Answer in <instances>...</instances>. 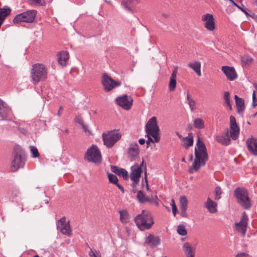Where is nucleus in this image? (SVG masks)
<instances>
[{
    "label": "nucleus",
    "instance_id": "obj_1",
    "mask_svg": "<svg viewBox=\"0 0 257 257\" xmlns=\"http://www.w3.org/2000/svg\"><path fill=\"white\" fill-rule=\"evenodd\" d=\"M195 160L193 164L189 168V172L193 174L197 172L201 166H204L208 160V154L206 146L201 139L198 137L195 148Z\"/></svg>",
    "mask_w": 257,
    "mask_h": 257
},
{
    "label": "nucleus",
    "instance_id": "obj_2",
    "mask_svg": "<svg viewBox=\"0 0 257 257\" xmlns=\"http://www.w3.org/2000/svg\"><path fill=\"white\" fill-rule=\"evenodd\" d=\"M48 74V69L46 65L40 63L32 65L30 71V77L34 85L37 84L40 81L46 80Z\"/></svg>",
    "mask_w": 257,
    "mask_h": 257
},
{
    "label": "nucleus",
    "instance_id": "obj_3",
    "mask_svg": "<svg viewBox=\"0 0 257 257\" xmlns=\"http://www.w3.org/2000/svg\"><path fill=\"white\" fill-rule=\"evenodd\" d=\"M135 222L142 231L150 229L154 224L152 215L145 210H143L141 214H138L135 217Z\"/></svg>",
    "mask_w": 257,
    "mask_h": 257
},
{
    "label": "nucleus",
    "instance_id": "obj_4",
    "mask_svg": "<svg viewBox=\"0 0 257 257\" xmlns=\"http://www.w3.org/2000/svg\"><path fill=\"white\" fill-rule=\"evenodd\" d=\"M13 156L11 170L12 172H15L23 168L25 165L24 152L20 146H16L14 148Z\"/></svg>",
    "mask_w": 257,
    "mask_h": 257
},
{
    "label": "nucleus",
    "instance_id": "obj_5",
    "mask_svg": "<svg viewBox=\"0 0 257 257\" xmlns=\"http://www.w3.org/2000/svg\"><path fill=\"white\" fill-rule=\"evenodd\" d=\"M234 195L237 202L244 209H248L250 207L251 201L246 189L238 187L234 190Z\"/></svg>",
    "mask_w": 257,
    "mask_h": 257
},
{
    "label": "nucleus",
    "instance_id": "obj_6",
    "mask_svg": "<svg viewBox=\"0 0 257 257\" xmlns=\"http://www.w3.org/2000/svg\"><path fill=\"white\" fill-rule=\"evenodd\" d=\"M103 144L107 148H111L121 138L120 133L112 130L103 133L102 135Z\"/></svg>",
    "mask_w": 257,
    "mask_h": 257
},
{
    "label": "nucleus",
    "instance_id": "obj_7",
    "mask_svg": "<svg viewBox=\"0 0 257 257\" xmlns=\"http://www.w3.org/2000/svg\"><path fill=\"white\" fill-rule=\"evenodd\" d=\"M145 128L147 135H151L153 138L155 139V141H160V129L157 124L156 117L153 116L149 120L146 124Z\"/></svg>",
    "mask_w": 257,
    "mask_h": 257
},
{
    "label": "nucleus",
    "instance_id": "obj_8",
    "mask_svg": "<svg viewBox=\"0 0 257 257\" xmlns=\"http://www.w3.org/2000/svg\"><path fill=\"white\" fill-rule=\"evenodd\" d=\"M37 12L35 10H28L17 15L13 19V23L18 24L22 22L32 23L35 18Z\"/></svg>",
    "mask_w": 257,
    "mask_h": 257
},
{
    "label": "nucleus",
    "instance_id": "obj_9",
    "mask_svg": "<svg viewBox=\"0 0 257 257\" xmlns=\"http://www.w3.org/2000/svg\"><path fill=\"white\" fill-rule=\"evenodd\" d=\"M85 158L89 162L95 163H100L101 155L100 151L96 145H93L86 152Z\"/></svg>",
    "mask_w": 257,
    "mask_h": 257
},
{
    "label": "nucleus",
    "instance_id": "obj_10",
    "mask_svg": "<svg viewBox=\"0 0 257 257\" xmlns=\"http://www.w3.org/2000/svg\"><path fill=\"white\" fill-rule=\"evenodd\" d=\"M101 82L106 92H109L121 85L120 81L114 80L107 74H103Z\"/></svg>",
    "mask_w": 257,
    "mask_h": 257
},
{
    "label": "nucleus",
    "instance_id": "obj_11",
    "mask_svg": "<svg viewBox=\"0 0 257 257\" xmlns=\"http://www.w3.org/2000/svg\"><path fill=\"white\" fill-rule=\"evenodd\" d=\"M144 163V161L143 160L142 163L140 165L135 164L131 167L130 178L133 181L132 186L134 187H137L139 182L140 178L142 172V167L143 166Z\"/></svg>",
    "mask_w": 257,
    "mask_h": 257
},
{
    "label": "nucleus",
    "instance_id": "obj_12",
    "mask_svg": "<svg viewBox=\"0 0 257 257\" xmlns=\"http://www.w3.org/2000/svg\"><path fill=\"white\" fill-rule=\"evenodd\" d=\"M115 101L116 103L125 110H130L133 103V99L132 97L128 96L126 94L117 97Z\"/></svg>",
    "mask_w": 257,
    "mask_h": 257
},
{
    "label": "nucleus",
    "instance_id": "obj_13",
    "mask_svg": "<svg viewBox=\"0 0 257 257\" xmlns=\"http://www.w3.org/2000/svg\"><path fill=\"white\" fill-rule=\"evenodd\" d=\"M65 217L60 218L57 224V228L64 235L70 236L72 234V230L69 225V221H66Z\"/></svg>",
    "mask_w": 257,
    "mask_h": 257
},
{
    "label": "nucleus",
    "instance_id": "obj_14",
    "mask_svg": "<svg viewBox=\"0 0 257 257\" xmlns=\"http://www.w3.org/2000/svg\"><path fill=\"white\" fill-rule=\"evenodd\" d=\"M248 221L247 215L245 212H243L242 213L240 221L235 223L236 230L240 232L243 236H244L246 233Z\"/></svg>",
    "mask_w": 257,
    "mask_h": 257
},
{
    "label": "nucleus",
    "instance_id": "obj_15",
    "mask_svg": "<svg viewBox=\"0 0 257 257\" xmlns=\"http://www.w3.org/2000/svg\"><path fill=\"white\" fill-rule=\"evenodd\" d=\"M201 21L204 22V27L209 31L215 29V22L212 14H206L201 16Z\"/></svg>",
    "mask_w": 257,
    "mask_h": 257
},
{
    "label": "nucleus",
    "instance_id": "obj_16",
    "mask_svg": "<svg viewBox=\"0 0 257 257\" xmlns=\"http://www.w3.org/2000/svg\"><path fill=\"white\" fill-rule=\"evenodd\" d=\"M230 137L229 130L227 129L224 134L215 136L214 139L223 146H228L231 142Z\"/></svg>",
    "mask_w": 257,
    "mask_h": 257
},
{
    "label": "nucleus",
    "instance_id": "obj_17",
    "mask_svg": "<svg viewBox=\"0 0 257 257\" xmlns=\"http://www.w3.org/2000/svg\"><path fill=\"white\" fill-rule=\"evenodd\" d=\"M246 145L249 153L257 156V138L251 137L246 141Z\"/></svg>",
    "mask_w": 257,
    "mask_h": 257
},
{
    "label": "nucleus",
    "instance_id": "obj_18",
    "mask_svg": "<svg viewBox=\"0 0 257 257\" xmlns=\"http://www.w3.org/2000/svg\"><path fill=\"white\" fill-rule=\"evenodd\" d=\"M139 154V146L136 142L132 143L130 145L127 151V157L128 159L132 161L137 158Z\"/></svg>",
    "mask_w": 257,
    "mask_h": 257
},
{
    "label": "nucleus",
    "instance_id": "obj_19",
    "mask_svg": "<svg viewBox=\"0 0 257 257\" xmlns=\"http://www.w3.org/2000/svg\"><path fill=\"white\" fill-rule=\"evenodd\" d=\"M221 70L230 81H233L237 77V73L233 67L223 66L221 67Z\"/></svg>",
    "mask_w": 257,
    "mask_h": 257
},
{
    "label": "nucleus",
    "instance_id": "obj_20",
    "mask_svg": "<svg viewBox=\"0 0 257 257\" xmlns=\"http://www.w3.org/2000/svg\"><path fill=\"white\" fill-rule=\"evenodd\" d=\"M161 243V239L159 236L149 234L145 238V243L151 247H155L159 245Z\"/></svg>",
    "mask_w": 257,
    "mask_h": 257
},
{
    "label": "nucleus",
    "instance_id": "obj_21",
    "mask_svg": "<svg viewBox=\"0 0 257 257\" xmlns=\"http://www.w3.org/2000/svg\"><path fill=\"white\" fill-rule=\"evenodd\" d=\"M217 203L209 197H208L206 201L204 203V207L210 213L214 214L217 212Z\"/></svg>",
    "mask_w": 257,
    "mask_h": 257
},
{
    "label": "nucleus",
    "instance_id": "obj_22",
    "mask_svg": "<svg viewBox=\"0 0 257 257\" xmlns=\"http://www.w3.org/2000/svg\"><path fill=\"white\" fill-rule=\"evenodd\" d=\"M183 250L186 257H194L195 247L189 242H185L183 245Z\"/></svg>",
    "mask_w": 257,
    "mask_h": 257
},
{
    "label": "nucleus",
    "instance_id": "obj_23",
    "mask_svg": "<svg viewBox=\"0 0 257 257\" xmlns=\"http://www.w3.org/2000/svg\"><path fill=\"white\" fill-rule=\"evenodd\" d=\"M177 67L175 68L173 71L169 84V88L170 91H174L176 87V77L177 74Z\"/></svg>",
    "mask_w": 257,
    "mask_h": 257
},
{
    "label": "nucleus",
    "instance_id": "obj_24",
    "mask_svg": "<svg viewBox=\"0 0 257 257\" xmlns=\"http://www.w3.org/2000/svg\"><path fill=\"white\" fill-rule=\"evenodd\" d=\"M139 3L140 0H123L122 5L129 11L133 12V9Z\"/></svg>",
    "mask_w": 257,
    "mask_h": 257
},
{
    "label": "nucleus",
    "instance_id": "obj_25",
    "mask_svg": "<svg viewBox=\"0 0 257 257\" xmlns=\"http://www.w3.org/2000/svg\"><path fill=\"white\" fill-rule=\"evenodd\" d=\"M57 57L58 63L64 66L69 59V53L67 51H61L57 55Z\"/></svg>",
    "mask_w": 257,
    "mask_h": 257
},
{
    "label": "nucleus",
    "instance_id": "obj_26",
    "mask_svg": "<svg viewBox=\"0 0 257 257\" xmlns=\"http://www.w3.org/2000/svg\"><path fill=\"white\" fill-rule=\"evenodd\" d=\"M111 171L118 176H122L125 179L128 177L127 172L124 169H120L115 166H111Z\"/></svg>",
    "mask_w": 257,
    "mask_h": 257
},
{
    "label": "nucleus",
    "instance_id": "obj_27",
    "mask_svg": "<svg viewBox=\"0 0 257 257\" xmlns=\"http://www.w3.org/2000/svg\"><path fill=\"white\" fill-rule=\"evenodd\" d=\"M182 142L183 143L182 146L186 149H188L190 147L193 145V137L191 134H189L188 136L186 137L182 138Z\"/></svg>",
    "mask_w": 257,
    "mask_h": 257
},
{
    "label": "nucleus",
    "instance_id": "obj_28",
    "mask_svg": "<svg viewBox=\"0 0 257 257\" xmlns=\"http://www.w3.org/2000/svg\"><path fill=\"white\" fill-rule=\"evenodd\" d=\"M234 98L237 112L239 113H242L245 108L244 100L241 98L238 97L236 95L234 96Z\"/></svg>",
    "mask_w": 257,
    "mask_h": 257
},
{
    "label": "nucleus",
    "instance_id": "obj_29",
    "mask_svg": "<svg viewBox=\"0 0 257 257\" xmlns=\"http://www.w3.org/2000/svg\"><path fill=\"white\" fill-rule=\"evenodd\" d=\"M188 66L189 68L193 69L198 76H201V63L200 62L195 61L189 63Z\"/></svg>",
    "mask_w": 257,
    "mask_h": 257
},
{
    "label": "nucleus",
    "instance_id": "obj_30",
    "mask_svg": "<svg viewBox=\"0 0 257 257\" xmlns=\"http://www.w3.org/2000/svg\"><path fill=\"white\" fill-rule=\"evenodd\" d=\"M230 137L233 140H236L239 136V128L237 125H230Z\"/></svg>",
    "mask_w": 257,
    "mask_h": 257
},
{
    "label": "nucleus",
    "instance_id": "obj_31",
    "mask_svg": "<svg viewBox=\"0 0 257 257\" xmlns=\"http://www.w3.org/2000/svg\"><path fill=\"white\" fill-rule=\"evenodd\" d=\"M11 112V110L10 108L6 106L5 104L3 102L0 107V116L3 119H6L8 116L10 115Z\"/></svg>",
    "mask_w": 257,
    "mask_h": 257
},
{
    "label": "nucleus",
    "instance_id": "obj_32",
    "mask_svg": "<svg viewBox=\"0 0 257 257\" xmlns=\"http://www.w3.org/2000/svg\"><path fill=\"white\" fill-rule=\"evenodd\" d=\"M180 210L181 211V214L183 216L185 214L187 208L188 200L186 196H181L180 198Z\"/></svg>",
    "mask_w": 257,
    "mask_h": 257
},
{
    "label": "nucleus",
    "instance_id": "obj_33",
    "mask_svg": "<svg viewBox=\"0 0 257 257\" xmlns=\"http://www.w3.org/2000/svg\"><path fill=\"white\" fill-rule=\"evenodd\" d=\"M120 220L123 224H126L129 222L130 215L126 210H119Z\"/></svg>",
    "mask_w": 257,
    "mask_h": 257
},
{
    "label": "nucleus",
    "instance_id": "obj_34",
    "mask_svg": "<svg viewBox=\"0 0 257 257\" xmlns=\"http://www.w3.org/2000/svg\"><path fill=\"white\" fill-rule=\"evenodd\" d=\"M242 66L246 67L250 65L253 62V58L248 55H244L240 57Z\"/></svg>",
    "mask_w": 257,
    "mask_h": 257
},
{
    "label": "nucleus",
    "instance_id": "obj_35",
    "mask_svg": "<svg viewBox=\"0 0 257 257\" xmlns=\"http://www.w3.org/2000/svg\"><path fill=\"white\" fill-rule=\"evenodd\" d=\"M194 127L198 129H202L204 127V121L201 118H197L194 120Z\"/></svg>",
    "mask_w": 257,
    "mask_h": 257
},
{
    "label": "nucleus",
    "instance_id": "obj_36",
    "mask_svg": "<svg viewBox=\"0 0 257 257\" xmlns=\"http://www.w3.org/2000/svg\"><path fill=\"white\" fill-rule=\"evenodd\" d=\"M137 198L139 202L141 203H144L145 202L150 201V199L146 197L145 195L141 190L138 192Z\"/></svg>",
    "mask_w": 257,
    "mask_h": 257
},
{
    "label": "nucleus",
    "instance_id": "obj_37",
    "mask_svg": "<svg viewBox=\"0 0 257 257\" xmlns=\"http://www.w3.org/2000/svg\"><path fill=\"white\" fill-rule=\"evenodd\" d=\"M187 99L189 107L192 111L194 110L196 108V102L191 97L190 94L187 93Z\"/></svg>",
    "mask_w": 257,
    "mask_h": 257
},
{
    "label": "nucleus",
    "instance_id": "obj_38",
    "mask_svg": "<svg viewBox=\"0 0 257 257\" xmlns=\"http://www.w3.org/2000/svg\"><path fill=\"white\" fill-rule=\"evenodd\" d=\"M229 95V92L228 91H225L224 93L223 99L224 100V103L226 104V105L229 108L230 110H231L232 107L230 104Z\"/></svg>",
    "mask_w": 257,
    "mask_h": 257
},
{
    "label": "nucleus",
    "instance_id": "obj_39",
    "mask_svg": "<svg viewBox=\"0 0 257 257\" xmlns=\"http://www.w3.org/2000/svg\"><path fill=\"white\" fill-rule=\"evenodd\" d=\"M177 232L181 235H186L187 231L185 229V226L183 225H179L177 227Z\"/></svg>",
    "mask_w": 257,
    "mask_h": 257
},
{
    "label": "nucleus",
    "instance_id": "obj_40",
    "mask_svg": "<svg viewBox=\"0 0 257 257\" xmlns=\"http://www.w3.org/2000/svg\"><path fill=\"white\" fill-rule=\"evenodd\" d=\"M215 197L214 199L216 200H218L221 198V195L222 194V191L221 188L219 186L216 187L214 190Z\"/></svg>",
    "mask_w": 257,
    "mask_h": 257
},
{
    "label": "nucleus",
    "instance_id": "obj_41",
    "mask_svg": "<svg viewBox=\"0 0 257 257\" xmlns=\"http://www.w3.org/2000/svg\"><path fill=\"white\" fill-rule=\"evenodd\" d=\"M107 174L109 182L114 184H116L117 182H118V179L117 176L114 174L108 173H107Z\"/></svg>",
    "mask_w": 257,
    "mask_h": 257
},
{
    "label": "nucleus",
    "instance_id": "obj_42",
    "mask_svg": "<svg viewBox=\"0 0 257 257\" xmlns=\"http://www.w3.org/2000/svg\"><path fill=\"white\" fill-rule=\"evenodd\" d=\"M30 4H33L41 6H44L45 5L46 3L45 0H27Z\"/></svg>",
    "mask_w": 257,
    "mask_h": 257
},
{
    "label": "nucleus",
    "instance_id": "obj_43",
    "mask_svg": "<svg viewBox=\"0 0 257 257\" xmlns=\"http://www.w3.org/2000/svg\"><path fill=\"white\" fill-rule=\"evenodd\" d=\"M31 152L33 154V157L37 158L39 156V153L38 152V149L34 146H31Z\"/></svg>",
    "mask_w": 257,
    "mask_h": 257
},
{
    "label": "nucleus",
    "instance_id": "obj_44",
    "mask_svg": "<svg viewBox=\"0 0 257 257\" xmlns=\"http://www.w3.org/2000/svg\"><path fill=\"white\" fill-rule=\"evenodd\" d=\"M147 137H148V140L147 141V144L148 145H149L150 144V142H152L153 143H158L159 142V141H155V139H154V138H152V137L151 136V135H147Z\"/></svg>",
    "mask_w": 257,
    "mask_h": 257
},
{
    "label": "nucleus",
    "instance_id": "obj_45",
    "mask_svg": "<svg viewBox=\"0 0 257 257\" xmlns=\"http://www.w3.org/2000/svg\"><path fill=\"white\" fill-rule=\"evenodd\" d=\"M252 105L254 107L257 105V101L256 100L255 91H253L252 93Z\"/></svg>",
    "mask_w": 257,
    "mask_h": 257
},
{
    "label": "nucleus",
    "instance_id": "obj_46",
    "mask_svg": "<svg viewBox=\"0 0 257 257\" xmlns=\"http://www.w3.org/2000/svg\"><path fill=\"white\" fill-rule=\"evenodd\" d=\"M230 125H237L236 122V119L233 116H230Z\"/></svg>",
    "mask_w": 257,
    "mask_h": 257
},
{
    "label": "nucleus",
    "instance_id": "obj_47",
    "mask_svg": "<svg viewBox=\"0 0 257 257\" xmlns=\"http://www.w3.org/2000/svg\"><path fill=\"white\" fill-rule=\"evenodd\" d=\"M172 207V212L174 216L176 215L177 212H178L177 207L176 205H174V206Z\"/></svg>",
    "mask_w": 257,
    "mask_h": 257
},
{
    "label": "nucleus",
    "instance_id": "obj_48",
    "mask_svg": "<svg viewBox=\"0 0 257 257\" xmlns=\"http://www.w3.org/2000/svg\"><path fill=\"white\" fill-rule=\"evenodd\" d=\"M248 254L245 252H241L240 253H238L235 257H245L247 256Z\"/></svg>",
    "mask_w": 257,
    "mask_h": 257
},
{
    "label": "nucleus",
    "instance_id": "obj_49",
    "mask_svg": "<svg viewBox=\"0 0 257 257\" xmlns=\"http://www.w3.org/2000/svg\"><path fill=\"white\" fill-rule=\"evenodd\" d=\"M117 186V187L123 193L124 192V189L123 187L119 184L118 183V182L116 184H114Z\"/></svg>",
    "mask_w": 257,
    "mask_h": 257
},
{
    "label": "nucleus",
    "instance_id": "obj_50",
    "mask_svg": "<svg viewBox=\"0 0 257 257\" xmlns=\"http://www.w3.org/2000/svg\"><path fill=\"white\" fill-rule=\"evenodd\" d=\"M81 125L84 131L85 132H87L88 126L83 123H82Z\"/></svg>",
    "mask_w": 257,
    "mask_h": 257
},
{
    "label": "nucleus",
    "instance_id": "obj_51",
    "mask_svg": "<svg viewBox=\"0 0 257 257\" xmlns=\"http://www.w3.org/2000/svg\"><path fill=\"white\" fill-rule=\"evenodd\" d=\"M139 142L141 145H144L145 143V140L144 139H140Z\"/></svg>",
    "mask_w": 257,
    "mask_h": 257
},
{
    "label": "nucleus",
    "instance_id": "obj_52",
    "mask_svg": "<svg viewBox=\"0 0 257 257\" xmlns=\"http://www.w3.org/2000/svg\"><path fill=\"white\" fill-rule=\"evenodd\" d=\"M145 178L146 181L147 182V190H149V185L148 184V181H147V172H146V171H145Z\"/></svg>",
    "mask_w": 257,
    "mask_h": 257
},
{
    "label": "nucleus",
    "instance_id": "obj_53",
    "mask_svg": "<svg viewBox=\"0 0 257 257\" xmlns=\"http://www.w3.org/2000/svg\"><path fill=\"white\" fill-rule=\"evenodd\" d=\"M62 109H63L62 106H60V108H59V111H58V112L57 113V115L58 116H60L61 115V111H62Z\"/></svg>",
    "mask_w": 257,
    "mask_h": 257
},
{
    "label": "nucleus",
    "instance_id": "obj_54",
    "mask_svg": "<svg viewBox=\"0 0 257 257\" xmlns=\"http://www.w3.org/2000/svg\"><path fill=\"white\" fill-rule=\"evenodd\" d=\"M90 255H93L94 257H97L95 253L91 249V251L90 252Z\"/></svg>",
    "mask_w": 257,
    "mask_h": 257
},
{
    "label": "nucleus",
    "instance_id": "obj_55",
    "mask_svg": "<svg viewBox=\"0 0 257 257\" xmlns=\"http://www.w3.org/2000/svg\"><path fill=\"white\" fill-rule=\"evenodd\" d=\"M193 159V155L192 154H190L189 156V161H192Z\"/></svg>",
    "mask_w": 257,
    "mask_h": 257
},
{
    "label": "nucleus",
    "instance_id": "obj_56",
    "mask_svg": "<svg viewBox=\"0 0 257 257\" xmlns=\"http://www.w3.org/2000/svg\"><path fill=\"white\" fill-rule=\"evenodd\" d=\"M174 205H176L175 201L174 199H172L171 200V205H172V206H174Z\"/></svg>",
    "mask_w": 257,
    "mask_h": 257
},
{
    "label": "nucleus",
    "instance_id": "obj_57",
    "mask_svg": "<svg viewBox=\"0 0 257 257\" xmlns=\"http://www.w3.org/2000/svg\"><path fill=\"white\" fill-rule=\"evenodd\" d=\"M231 3H232L234 6H236V7H238V6H237V4H236V3L233 1H232Z\"/></svg>",
    "mask_w": 257,
    "mask_h": 257
},
{
    "label": "nucleus",
    "instance_id": "obj_58",
    "mask_svg": "<svg viewBox=\"0 0 257 257\" xmlns=\"http://www.w3.org/2000/svg\"><path fill=\"white\" fill-rule=\"evenodd\" d=\"M177 136H178V137L181 139V140H182V138L183 137H182V136L181 135H180L179 133H177Z\"/></svg>",
    "mask_w": 257,
    "mask_h": 257
},
{
    "label": "nucleus",
    "instance_id": "obj_59",
    "mask_svg": "<svg viewBox=\"0 0 257 257\" xmlns=\"http://www.w3.org/2000/svg\"><path fill=\"white\" fill-rule=\"evenodd\" d=\"M253 4L257 6V0H255L254 2H253Z\"/></svg>",
    "mask_w": 257,
    "mask_h": 257
},
{
    "label": "nucleus",
    "instance_id": "obj_60",
    "mask_svg": "<svg viewBox=\"0 0 257 257\" xmlns=\"http://www.w3.org/2000/svg\"><path fill=\"white\" fill-rule=\"evenodd\" d=\"M253 86H254V88H255V89L257 91V84H254Z\"/></svg>",
    "mask_w": 257,
    "mask_h": 257
},
{
    "label": "nucleus",
    "instance_id": "obj_61",
    "mask_svg": "<svg viewBox=\"0 0 257 257\" xmlns=\"http://www.w3.org/2000/svg\"><path fill=\"white\" fill-rule=\"evenodd\" d=\"M133 188H133V192H136V187H133Z\"/></svg>",
    "mask_w": 257,
    "mask_h": 257
},
{
    "label": "nucleus",
    "instance_id": "obj_62",
    "mask_svg": "<svg viewBox=\"0 0 257 257\" xmlns=\"http://www.w3.org/2000/svg\"><path fill=\"white\" fill-rule=\"evenodd\" d=\"M182 162H186V161H185V158H183L182 159Z\"/></svg>",
    "mask_w": 257,
    "mask_h": 257
},
{
    "label": "nucleus",
    "instance_id": "obj_63",
    "mask_svg": "<svg viewBox=\"0 0 257 257\" xmlns=\"http://www.w3.org/2000/svg\"><path fill=\"white\" fill-rule=\"evenodd\" d=\"M68 130L66 129L65 131V133H68Z\"/></svg>",
    "mask_w": 257,
    "mask_h": 257
},
{
    "label": "nucleus",
    "instance_id": "obj_64",
    "mask_svg": "<svg viewBox=\"0 0 257 257\" xmlns=\"http://www.w3.org/2000/svg\"><path fill=\"white\" fill-rule=\"evenodd\" d=\"M33 257H39V256L37 254L34 255Z\"/></svg>",
    "mask_w": 257,
    "mask_h": 257
}]
</instances>
